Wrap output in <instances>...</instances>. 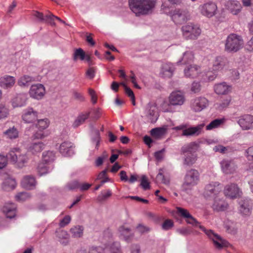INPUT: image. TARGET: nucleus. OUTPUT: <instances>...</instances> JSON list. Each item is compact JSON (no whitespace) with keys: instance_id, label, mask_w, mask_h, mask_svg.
<instances>
[{"instance_id":"obj_53","label":"nucleus","mask_w":253,"mask_h":253,"mask_svg":"<svg viewBox=\"0 0 253 253\" xmlns=\"http://www.w3.org/2000/svg\"><path fill=\"white\" fill-rule=\"evenodd\" d=\"M162 171L163 169H160L159 172L156 176V180L158 182H161L164 184H168L169 183V180L168 179L165 178Z\"/></svg>"},{"instance_id":"obj_29","label":"nucleus","mask_w":253,"mask_h":253,"mask_svg":"<svg viewBox=\"0 0 253 253\" xmlns=\"http://www.w3.org/2000/svg\"><path fill=\"white\" fill-rule=\"evenodd\" d=\"M174 68L173 65L170 63L163 65L161 74L165 78H170L173 75Z\"/></svg>"},{"instance_id":"obj_61","label":"nucleus","mask_w":253,"mask_h":253,"mask_svg":"<svg viewBox=\"0 0 253 253\" xmlns=\"http://www.w3.org/2000/svg\"><path fill=\"white\" fill-rule=\"evenodd\" d=\"M136 229L141 234L148 232L150 231V228L149 227L145 226L142 224H139L137 226Z\"/></svg>"},{"instance_id":"obj_26","label":"nucleus","mask_w":253,"mask_h":253,"mask_svg":"<svg viewBox=\"0 0 253 253\" xmlns=\"http://www.w3.org/2000/svg\"><path fill=\"white\" fill-rule=\"evenodd\" d=\"M198 144L195 142H191L188 144L184 145L180 150V154L185 155L189 154V153H194L197 150Z\"/></svg>"},{"instance_id":"obj_3","label":"nucleus","mask_w":253,"mask_h":253,"mask_svg":"<svg viewBox=\"0 0 253 253\" xmlns=\"http://www.w3.org/2000/svg\"><path fill=\"white\" fill-rule=\"evenodd\" d=\"M243 40L241 36L231 34L227 38L225 43V50L229 52H236L241 48Z\"/></svg>"},{"instance_id":"obj_35","label":"nucleus","mask_w":253,"mask_h":253,"mask_svg":"<svg viewBox=\"0 0 253 253\" xmlns=\"http://www.w3.org/2000/svg\"><path fill=\"white\" fill-rule=\"evenodd\" d=\"M194 58V55L192 52L187 51L185 52L183 54V57L179 60L177 63L186 64L190 63Z\"/></svg>"},{"instance_id":"obj_8","label":"nucleus","mask_w":253,"mask_h":253,"mask_svg":"<svg viewBox=\"0 0 253 253\" xmlns=\"http://www.w3.org/2000/svg\"><path fill=\"white\" fill-rule=\"evenodd\" d=\"M169 103L167 105L168 108L163 107L165 112H170L171 111L170 106H181L185 101L184 95L180 91H174L171 93L169 97Z\"/></svg>"},{"instance_id":"obj_33","label":"nucleus","mask_w":253,"mask_h":253,"mask_svg":"<svg viewBox=\"0 0 253 253\" xmlns=\"http://www.w3.org/2000/svg\"><path fill=\"white\" fill-rule=\"evenodd\" d=\"M196 160L197 157L194 153H190L189 154H185L183 157V165L190 167L196 162Z\"/></svg>"},{"instance_id":"obj_13","label":"nucleus","mask_w":253,"mask_h":253,"mask_svg":"<svg viewBox=\"0 0 253 253\" xmlns=\"http://www.w3.org/2000/svg\"><path fill=\"white\" fill-rule=\"evenodd\" d=\"M221 187L218 182H212L206 185L204 195L206 197H213L221 191Z\"/></svg>"},{"instance_id":"obj_11","label":"nucleus","mask_w":253,"mask_h":253,"mask_svg":"<svg viewBox=\"0 0 253 253\" xmlns=\"http://www.w3.org/2000/svg\"><path fill=\"white\" fill-rule=\"evenodd\" d=\"M145 114L146 117L151 123H154L156 122L158 116L155 103L149 102L147 104L145 109Z\"/></svg>"},{"instance_id":"obj_34","label":"nucleus","mask_w":253,"mask_h":253,"mask_svg":"<svg viewBox=\"0 0 253 253\" xmlns=\"http://www.w3.org/2000/svg\"><path fill=\"white\" fill-rule=\"evenodd\" d=\"M56 236L58 238V241L64 246H66L68 243L69 235L68 233L63 230L56 232Z\"/></svg>"},{"instance_id":"obj_62","label":"nucleus","mask_w":253,"mask_h":253,"mask_svg":"<svg viewBox=\"0 0 253 253\" xmlns=\"http://www.w3.org/2000/svg\"><path fill=\"white\" fill-rule=\"evenodd\" d=\"M8 114V109L4 106H0V119L6 118Z\"/></svg>"},{"instance_id":"obj_55","label":"nucleus","mask_w":253,"mask_h":253,"mask_svg":"<svg viewBox=\"0 0 253 253\" xmlns=\"http://www.w3.org/2000/svg\"><path fill=\"white\" fill-rule=\"evenodd\" d=\"M140 186L144 190H147L150 188V183L148 181L146 175H143L141 177Z\"/></svg>"},{"instance_id":"obj_24","label":"nucleus","mask_w":253,"mask_h":253,"mask_svg":"<svg viewBox=\"0 0 253 253\" xmlns=\"http://www.w3.org/2000/svg\"><path fill=\"white\" fill-rule=\"evenodd\" d=\"M231 86L223 82L216 84L214 86V91L218 94H227L231 91Z\"/></svg>"},{"instance_id":"obj_64","label":"nucleus","mask_w":253,"mask_h":253,"mask_svg":"<svg viewBox=\"0 0 253 253\" xmlns=\"http://www.w3.org/2000/svg\"><path fill=\"white\" fill-rule=\"evenodd\" d=\"M246 157L249 161H253V146L248 148L246 150Z\"/></svg>"},{"instance_id":"obj_58","label":"nucleus","mask_w":253,"mask_h":253,"mask_svg":"<svg viewBox=\"0 0 253 253\" xmlns=\"http://www.w3.org/2000/svg\"><path fill=\"white\" fill-rule=\"evenodd\" d=\"M173 226V222L170 219L166 220L162 224V227L164 230H169Z\"/></svg>"},{"instance_id":"obj_42","label":"nucleus","mask_w":253,"mask_h":253,"mask_svg":"<svg viewBox=\"0 0 253 253\" xmlns=\"http://www.w3.org/2000/svg\"><path fill=\"white\" fill-rule=\"evenodd\" d=\"M55 157V154L52 151H47L42 154V160L46 163L53 162Z\"/></svg>"},{"instance_id":"obj_7","label":"nucleus","mask_w":253,"mask_h":253,"mask_svg":"<svg viewBox=\"0 0 253 253\" xmlns=\"http://www.w3.org/2000/svg\"><path fill=\"white\" fill-rule=\"evenodd\" d=\"M11 161L19 168H22L28 163V157L25 154H21L18 150L11 151L7 155Z\"/></svg>"},{"instance_id":"obj_39","label":"nucleus","mask_w":253,"mask_h":253,"mask_svg":"<svg viewBox=\"0 0 253 253\" xmlns=\"http://www.w3.org/2000/svg\"><path fill=\"white\" fill-rule=\"evenodd\" d=\"M242 6L238 1H233L231 3L229 9L234 15L238 14L241 10Z\"/></svg>"},{"instance_id":"obj_27","label":"nucleus","mask_w":253,"mask_h":253,"mask_svg":"<svg viewBox=\"0 0 253 253\" xmlns=\"http://www.w3.org/2000/svg\"><path fill=\"white\" fill-rule=\"evenodd\" d=\"M199 72V67L196 65H190L184 70V74L186 77L194 78L196 77Z\"/></svg>"},{"instance_id":"obj_36","label":"nucleus","mask_w":253,"mask_h":253,"mask_svg":"<svg viewBox=\"0 0 253 253\" xmlns=\"http://www.w3.org/2000/svg\"><path fill=\"white\" fill-rule=\"evenodd\" d=\"M85 53L82 48H79L74 50V52L73 54V59L74 61H76L78 60L83 61L85 60Z\"/></svg>"},{"instance_id":"obj_9","label":"nucleus","mask_w":253,"mask_h":253,"mask_svg":"<svg viewBox=\"0 0 253 253\" xmlns=\"http://www.w3.org/2000/svg\"><path fill=\"white\" fill-rule=\"evenodd\" d=\"M171 20L175 24H182L189 19L188 11L184 9L176 8L170 12Z\"/></svg>"},{"instance_id":"obj_49","label":"nucleus","mask_w":253,"mask_h":253,"mask_svg":"<svg viewBox=\"0 0 253 253\" xmlns=\"http://www.w3.org/2000/svg\"><path fill=\"white\" fill-rule=\"evenodd\" d=\"M31 197V195L28 192H21L15 196L16 200L19 202H24Z\"/></svg>"},{"instance_id":"obj_16","label":"nucleus","mask_w":253,"mask_h":253,"mask_svg":"<svg viewBox=\"0 0 253 253\" xmlns=\"http://www.w3.org/2000/svg\"><path fill=\"white\" fill-rule=\"evenodd\" d=\"M38 113L33 108L29 107L23 111V120L27 123H32L38 120Z\"/></svg>"},{"instance_id":"obj_47","label":"nucleus","mask_w":253,"mask_h":253,"mask_svg":"<svg viewBox=\"0 0 253 253\" xmlns=\"http://www.w3.org/2000/svg\"><path fill=\"white\" fill-rule=\"evenodd\" d=\"M37 120L38 123L36 125V126L39 129V130H42L48 127L49 121L47 119Z\"/></svg>"},{"instance_id":"obj_17","label":"nucleus","mask_w":253,"mask_h":253,"mask_svg":"<svg viewBox=\"0 0 253 253\" xmlns=\"http://www.w3.org/2000/svg\"><path fill=\"white\" fill-rule=\"evenodd\" d=\"M208 104V101L206 98L197 97L192 101L191 107L195 112H200L205 109Z\"/></svg>"},{"instance_id":"obj_59","label":"nucleus","mask_w":253,"mask_h":253,"mask_svg":"<svg viewBox=\"0 0 253 253\" xmlns=\"http://www.w3.org/2000/svg\"><path fill=\"white\" fill-rule=\"evenodd\" d=\"M177 211L184 218H188L190 217L191 214L187 210L181 208H177Z\"/></svg>"},{"instance_id":"obj_45","label":"nucleus","mask_w":253,"mask_h":253,"mask_svg":"<svg viewBox=\"0 0 253 253\" xmlns=\"http://www.w3.org/2000/svg\"><path fill=\"white\" fill-rule=\"evenodd\" d=\"M91 140L93 143H95V148L98 149L100 140V132L98 129L93 130V136L91 138Z\"/></svg>"},{"instance_id":"obj_32","label":"nucleus","mask_w":253,"mask_h":253,"mask_svg":"<svg viewBox=\"0 0 253 253\" xmlns=\"http://www.w3.org/2000/svg\"><path fill=\"white\" fill-rule=\"evenodd\" d=\"M90 112H86L85 113H81L75 120L73 124L74 127H77L83 124L85 121L89 117Z\"/></svg>"},{"instance_id":"obj_56","label":"nucleus","mask_w":253,"mask_h":253,"mask_svg":"<svg viewBox=\"0 0 253 253\" xmlns=\"http://www.w3.org/2000/svg\"><path fill=\"white\" fill-rule=\"evenodd\" d=\"M88 253H105V250L104 248L98 246L95 247L92 246L88 249Z\"/></svg>"},{"instance_id":"obj_4","label":"nucleus","mask_w":253,"mask_h":253,"mask_svg":"<svg viewBox=\"0 0 253 253\" xmlns=\"http://www.w3.org/2000/svg\"><path fill=\"white\" fill-rule=\"evenodd\" d=\"M181 30L183 37L187 40H195L201 33L199 26L193 23H188L182 26Z\"/></svg>"},{"instance_id":"obj_15","label":"nucleus","mask_w":253,"mask_h":253,"mask_svg":"<svg viewBox=\"0 0 253 253\" xmlns=\"http://www.w3.org/2000/svg\"><path fill=\"white\" fill-rule=\"evenodd\" d=\"M222 171L225 174H231L234 172L237 168L233 160L224 159L220 163Z\"/></svg>"},{"instance_id":"obj_43","label":"nucleus","mask_w":253,"mask_h":253,"mask_svg":"<svg viewBox=\"0 0 253 253\" xmlns=\"http://www.w3.org/2000/svg\"><path fill=\"white\" fill-rule=\"evenodd\" d=\"M224 121V119H215L211 121L208 126H206L207 130H211L213 128H217L220 125H221Z\"/></svg>"},{"instance_id":"obj_46","label":"nucleus","mask_w":253,"mask_h":253,"mask_svg":"<svg viewBox=\"0 0 253 253\" xmlns=\"http://www.w3.org/2000/svg\"><path fill=\"white\" fill-rule=\"evenodd\" d=\"M34 81V78L29 76L25 75L20 78L18 81V84L20 86H26L28 85L29 83H31Z\"/></svg>"},{"instance_id":"obj_18","label":"nucleus","mask_w":253,"mask_h":253,"mask_svg":"<svg viewBox=\"0 0 253 253\" xmlns=\"http://www.w3.org/2000/svg\"><path fill=\"white\" fill-rule=\"evenodd\" d=\"M224 193L226 196L234 199L240 196L241 192L236 184H231L225 186Z\"/></svg>"},{"instance_id":"obj_19","label":"nucleus","mask_w":253,"mask_h":253,"mask_svg":"<svg viewBox=\"0 0 253 253\" xmlns=\"http://www.w3.org/2000/svg\"><path fill=\"white\" fill-rule=\"evenodd\" d=\"M239 211L243 215H248L251 213L252 203L250 199H245L239 202Z\"/></svg>"},{"instance_id":"obj_12","label":"nucleus","mask_w":253,"mask_h":253,"mask_svg":"<svg viewBox=\"0 0 253 253\" xmlns=\"http://www.w3.org/2000/svg\"><path fill=\"white\" fill-rule=\"evenodd\" d=\"M202 15L208 17H211L216 13L217 6L213 2H209L200 6Z\"/></svg>"},{"instance_id":"obj_23","label":"nucleus","mask_w":253,"mask_h":253,"mask_svg":"<svg viewBox=\"0 0 253 253\" xmlns=\"http://www.w3.org/2000/svg\"><path fill=\"white\" fill-rule=\"evenodd\" d=\"M15 83V79L12 76L6 75L0 78V86L4 89L11 88Z\"/></svg>"},{"instance_id":"obj_1","label":"nucleus","mask_w":253,"mask_h":253,"mask_svg":"<svg viewBox=\"0 0 253 253\" xmlns=\"http://www.w3.org/2000/svg\"><path fill=\"white\" fill-rule=\"evenodd\" d=\"M186 222L188 224H192L199 228L205 232L209 239L213 241L214 246L218 249H221L224 247H228L229 243L226 240L223 239L219 235L214 233L211 229H207L203 226L200 225V223L192 215L186 219Z\"/></svg>"},{"instance_id":"obj_41","label":"nucleus","mask_w":253,"mask_h":253,"mask_svg":"<svg viewBox=\"0 0 253 253\" xmlns=\"http://www.w3.org/2000/svg\"><path fill=\"white\" fill-rule=\"evenodd\" d=\"M84 228L82 226L78 225L72 228L70 232L74 238H80L83 234Z\"/></svg>"},{"instance_id":"obj_48","label":"nucleus","mask_w":253,"mask_h":253,"mask_svg":"<svg viewBox=\"0 0 253 253\" xmlns=\"http://www.w3.org/2000/svg\"><path fill=\"white\" fill-rule=\"evenodd\" d=\"M166 132V129L163 127H157L151 129V135L153 136L159 137L163 135Z\"/></svg>"},{"instance_id":"obj_25","label":"nucleus","mask_w":253,"mask_h":253,"mask_svg":"<svg viewBox=\"0 0 253 253\" xmlns=\"http://www.w3.org/2000/svg\"><path fill=\"white\" fill-rule=\"evenodd\" d=\"M15 205L13 203H7L3 208V212L7 218L12 219L16 215Z\"/></svg>"},{"instance_id":"obj_14","label":"nucleus","mask_w":253,"mask_h":253,"mask_svg":"<svg viewBox=\"0 0 253 253\" xmlns=\"http://www.w3.org/2000/svg\"><path fill=\"white\" fill-rule=\"evenodd\" d=\"M238 123L243 130H249L253 128V116L245 114L240 116Z\"/></svg>"},{"instance_id":"obj_51","label":"nucleus","mask_w":253,"mask_h":253,"mask_svg":"<svg viewBox=\"0 0 253 253\" xmlns=\"http://www.w3.org/2000/svg\"><path fill=\"white\" fill-rule=\"evenodd\" d=\"M37 170L39 174L42 176L48 172V169L45 164L40 163L38 166Z\"/></svg>"},{"instance_id":"obj_5","label":"nucleus","mask_w":253,"mask_h":253,"mask_svg":"<svg viewBox=\"0 0 253 253\" xmlns=\"http://www.w3.org/2000/svg\"><path fill=\"white\" fill-rule=\"evenodd\" d=\"M199 180V173L195 169H191L187 171L182 185V190L187 192L197 184Z\"/></svg>"},{"instance_id":"obj_52","label":"nucleus","mask_w":253,"mask_h":253,"mask_svg":"<svg viewBox=\"0 0 253 253\" xmlns=\"http://www.w3.org/2000/svg\"><path fill=\"white\" fill-rule=\"evenodd\" d=\"M112 195V192L110 190H108L106 193L102 192L97 197V200L99 202H102L106 200L107 198Z\"/></svg>"},{"instance_id":"obj_60","label":"nucleus","mask_w":253,"mask_h":253,"mask_svg":"<svg viewBox=\"0 0 253 253\" xmlns=\"http://www.w3.org/2000/svg\"><path fill=\"white\" fill-rule=\"evenodd\" d=\"M88 93L91 97V101L93 104H95L97 102V97L96 95L95 91L94 90L91 88L88 89Z\"/></svg>"},{"instance_id":"obj_6","label":"nucleus","mask_w":253,"mask_h":253,"mask_svg":"<svg viewBox=\"0 0 253 253\" xmlns=\"http://www.w3.org/2000/svg\"><path fill=\"white\" fill-rule=\"evenodd\" d=\"M204 124L202 123L195 126H191L188 127V125L182 124L173 128L175 130H182L181 136H198L202 132L204 127Z\"/></svg>"},{"instance_id":"obj_50","label":"nucleus","mask_w":253,"mask_h":253,"mask_svg":"<svg viewBox=\"0 0 253 253\" xmlns=\"http://www.w3.org/2000/svg\"><path fill=\"white\" fill-rule=\"evenodd\" d=\"M110 253H123L119 242H114L110 247Z\"/></svg>"},{"instance_id":"obj_2","label":"nucleus","mask_w":253,"mask_h":253,"mask_svg":"<svg viewBox=\"0 0 253 253\" xmlns=\"http://www.w3.org/2000/svg\"><path fill=\"white\" fill-rule=\"evenodd\" d=\"M131 11L136 16L146 15L151 12L154 8L156 0H128Z\"/></svg>"},{"instance_id":"obj_54","label":"nucleus","mask_w":253,"mask_h":253,"mask_svg":"<svg viewBox=\"0 0 253 253\" xmlns=\"http://www.w3.org/2000/svg\"><path fill=\"white\" fill-rule=\"evenodd\" d=\"M230 101L231 99L229 97L223 100L222 102L217 104V108L219 110H223L229 106Z\"/></svg>"},{"instance_id":"obj_20","label":"nucleus","mask_w":253,"mask_h":253,"mask_svg":"<svg viewBox=\"0 0 253 253\" xmlns=\"http://www.w3.org/2000/svg\"><path fill=\"white\" fill-rule=\"evenodd\" d=\"M119 231L123 239L127 243H130L132 241L134 237V234L131 232L130 228L126 227L125 225L120 226L119 228Z\"/></svg>"},{"instance_id":"obj_44","label":"nucleus","mask_w":253,"mask_h":253,"mask_svg":"<svg viewBox=\"0 0 253 253\" xmlns=\"http://www.w3.org/2000/svg\"><path fill=\"white\" fill-rule=\"evenodd\" d=\"M108 154L106 151H104L102 155L98 157L95 161L94 164L97 167H100L104 163V161L108 159Z\"/></svg>"},{"instance_id":"obj_30","label":"nucleus","mask_w":253,"mask_h":253,"mask_svg":"<svg viewBox=\"0 0 253 253\" xmlns=\"http://www.w3.org/2000/svg\"><path fill=\"white\" fill-rule=\"evenodd\" d=\"M27 97L25 93H19L13 99V104L14 107H21L24 106L26 102Z\"/></svg>"},{"instance_id":"obj_63","label":"nucleus","mask_w":253,"mask_h":253,"mask_svg":"<svg viewBox=\"0 0 253 253\" xmlns=\"http://www.w3.org/2000/svg\"><path fill=\"white\" fill-rule=\"evenodd\" d=\"M201 90V85L199 83L194 82L192 84L191 90L194 93L198 92Z\"/></svg>"},{"instance_id":"obj_31","label":"nucleus","mask_w":253,"mask_h":253,"mask_svg":"<svg viewBox=\"0 0 253 253\" xmlns=\"http://www.w3.org/2000/svg\"><path fill=\"white\" fill-rule=\"evenodd\" d=\"M228 204L224 201L220 199H215L212 205L214 211H224L227 208Z\"/></svg>"},{"instance_id":"obj_37","label":"nucleus","mask_w":253,"mask_h":253,"mask_svg":"<svg viewBox=\"0 0 253 253\" xmlns=\"http://www.w3.org/2000/svg\"><path fill=\"white\" fill-rule=\"evenodd\" d=\"M44 145L42 142H37L31 144L29 150L33 154L41 152L44 148Z\"/></svg>"},{"instance_id":"obj_21","label":"nucleus","mask_w":253,"mask_h":253,"mask_svg":"<svg viewBox=\"0 0 253 253\" xmlns=\"http://www.w3.org/2000/svg\"><path fill=\"white\" fill-rule=\"evenodd\" d=\"M74 146L69 141H65L61 144L59 148L60 153L64 156H71L74 154Z\"/></svg>"},{"instance_id":"obj_10","label":"nucleus","mask_w":253,"mask_h":253,"mask_svg":"<svg viewBox=\"0 0 253 253\" xmlns=\"http://www.w3.org/2000/svg\"><path fill=\"white\" fill-rule=\"evenodd\" d=\"M45 93V87L42 84H33L30 87L29 94L33 98L41 99Z\"/></svg>"},{"instance_id":"obj_28","label":"nucleus","mask_w":253,"mask_h":253,"mask_svg":"<svg viewBox=\"0 0 253 253\" xmlns=\"http://www.w3.org/2000/svg\"><path fill=\"white\" fill-rule=\"evenodd\" d=\"M227 62V59L226 57H217L213 63V70L219 71L222 69Z\"/></svg>"},{"instance_id":"obj_22","label":"nucleus","mask_w":253,"mask_h":253,"mask_svg":"<svg viewBox=\"0 0 253 253\" xmlns=\"http://www.w3.org/2000/svg\"><path fill=\"white\" fill-rule=\"evenodd\" d=\"M36 183L35 178L30 175L24 176L21 181L22 187L28 190L34 189L36 187Z\"/></svg>"},{"instance_id":"obj_57","label":"nucleus","mask_w":253,"mask_h":253,"mask_svg":"<svg viewBox=\"0 0 253 253\" xmlns=\"http://www.w3.org/2000/svg\"><path fill=\"white\" fill-rule=\"evenodd\" d=\"M80 184L77 180H73L68 182L66 185L67 188L70 190H73L79 188Z\"/></svg>"},{"instance_id":"obj_38","label":"nucleus","mask_w":253,"mask_h":253,"mask_svg":"<svg viewBox=\"0 0 253 253\" xmlns=\"http://www.w3.org/2000/svg\"><path fill=\"white\" fill-rule=\"evenodd\" d=\"M16 182L14 179L8 178L2 184V188L5 190H12L16 187Z\"/></svg>"},{"instance_id":"obj_40","label":"nucleus","mask_w":253,"mask_h":253,"mask_svg":"<svg viewBox=\"0 0 253 253\" xmlns=\"http://www.w3.org/2000/svg\"><path fill=\"white\" fill-rule=\"evenodd\" d=\"M7 138L9 139H15L18 136V131L14 126L10 127L3 132Z\"/></svg>"}]
</instances>
